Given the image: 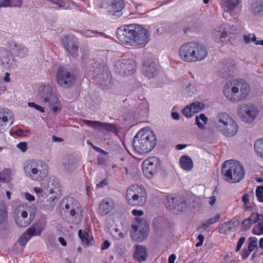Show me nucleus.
Masks as SVG:
<instances>
[{"label":"nucleus","mask_w":263,"mask_h":263,"mask_svg":"<svg viewBox=\"0 0 263 263\" xmlns=\"http://www.w3.org/2000/svg\"><path fill=\"white\" fill-rule=\"evenodd\" d=\"M250 91L248 83L243 79H234L228 82L224 86L223 93L232 102L235 103L246 99Z\"/></svg>","instance_id":"nucleus-1"},{"label":"nucleus","mask_w":263,"mask_h":263,"mask_svg":"<svg viewBox=\"0 0 263 263\" xmlns=\"http://www.w3.org/2000/svg\"><path fill=\"white\" fill-rule=\"evenodd\" d=\"M132 143L134 151L138 154H147L155 147L157 139L153 131L141 129L134 137Z\"/></svg>","instance_id":"nucleus-2"},{"label":"nucleus","mask_w":263,"mask_h":263,"mask_svg":"<svg viewBox=\"0 0 263 263\" xmlns=\"http://www.w3.org/2000/svg\"><path fill=\"white\" fill-rule=\"evenodd\" d=\"M25 176L35 181L45 179L48 174V166L46 163L39 160H30L23 165Z\"/></svg>","instance_id":"nucleus-3"},{"label":"nucleus","mask_w":263,"mask_h":263,"mask_svg":"<svg viewBox=\"0 0 263 263\" xmlns=\"http://www.w3.org/2000/svg\"><path fill=\"white\" fill-rule=\"evenodd\" d=\"M221 173L223 178L229 183L239 182L245 176L243 167L238 161L229 160L222 165Z\"/></svg>","instance_id":"nucleus-4"},{"label":"nucleus","mask_w":263,"mask_h":263,"mask_svg":"<svg viewBox=\"0 0 263 263\" xmlns=\"http://www.w3.org/2000/svg\"><path fill=\"white\" fill-rule=\"evenodd\" d=\"M215 126L219 132L228 137H233L238 132L237 124L226 112H220L217 114L215 119Z\"/></svg>","instance_id":"nucleus-5"},{"label":"nucleus","mask_w":263,"mask_h":263,"mask_svg":"<svg viewBox=\"0 0 263 263\" xmlns=\"http://www.w3.org/2000/svg\"><path fill=\"white\" fill-rule=\"evenodd\" d=\"M39 97L41 101L48 105L54 113L61 111L62 104L55 88L50 85H42L39 87Z\"/></svg>","instance_id":"nucleus-6"},{"label":"nucleus","mask_w":263,"mask_h":263,"mask_svg":"<svg viewBox=\"0 0 263 263\" xmlns=\"http://www.w3.org/2000/svg\"><path fill=\"white\" fill-rule=\"evenodd\" d=\"M132 227L133 231H131L132 238L136 241L141 242L147 237L149 231V226L144 218H135L133 222Z\"/></svg>","instance_id":"nucleus-7"},{"label":"nucleus","mask_w":263,"mask_h":263,"mask_svg":"<svg viewBox=\"0 0 263 263\" xmlns=\"http://www.w3.org/2000/svg\"><path fill=\"white\" fill-rule=\"evenodd\" d=\"M238 114L241 120L247 123H252L256 118L258 111L255 105L251 103H242L237 109Z\"/></svg>","instance_id":"nucleus-8"},{"label":"nucleus","mask_w":263,"mask_h":263,"mask_svg":"<svg viewBox=\"0 0 263 263\" xmlns=\"http://www.w3.org/2000/svg\"><path fill=\"white\" fill-rule=\"evenodd\" d=\"M63 210L65 213L68 221L70 223L76 221V215L80 211V204L73 198L68 197L63 200Z\"/></svg>","instance_id":"nucleus-9"},{"label":"nucleus","mask_w":263,"mask_h":263,"mask_svg":"<svg viewBox=\"0 0 263 263\" xmlns=\"http://www.w3.org/2000/svg\"><path fill=\"white\" fill-rule=\"evenodd\" d=\"M130 45H142L148 43L149 31L139 25L133 24V32Z\"/></svg>","instance_id":"nucleus-10"},{"label":"nucleus","mask_w":263,"mask_h":263,"mask_svg":"<svg viewBox=\"0 0 263 263\" xmlns=\"http://www.w3.org/2000/svg\"><path fill=\"white\" fill-rule=\"evenodd\" d=\"M165 204L166 208L172 213L179 214L187 207V202L182 197L168 196L166 198Z\"/></svg>","instance_id":"nucleus-11"},{"label":"nucleus","mask_w":263,"mask_h":263,"mask_svg":"<svg viewBox=\"0 0 263 263\" xmlns=\"http://www.w3.org/2000/svg\"><path fill=\"white\" fill-rule=\"evenodd\" d=\"M160 166L161 161L158 158L149 157L143 162L142 171L147 178H151L158 172Z\"/></svg>","instance_id":"nucleus-12"},{"label":"nucleus","mask_w":263,"mask_h":263,"mask_svg":"<svg viewBox=\"0 0 263 263\" xmlns=\"http://www.w3.org/2000/svg\"><path fill=\"white\" fill-rule=\"evenodd\" d=\"M236 29V26L228 24L217 25L213 32V37L216 42H223V39L233 34Z\"/></svg>","instance_id":"nucleus-13"},{"label":"nucleus","mask_w":263,"mask_h":263,"mask_svg":"<svg viewBox=\"0 0 263 263\" xmlns=\"http://www.w3.org/2000/svg\"><path fill=\"white\" fill-rule=\"evenodd\" d=\"M239 2V0H221L220 6L223 10V16L226 20L230 21L237 20L236 14L233 13Z\"/></svg>","instance_id":"nucleus-14"},{"label":"nucleus","mask_w":263,"mask_h":263,"mask_svg":"<svg viewBox=\"0 0 263 263\" xmlns=\"http://www.w3.org/2000/svg\"><path fill=\"white\" fill-rule=\"evenodd\" d=\"M133 32V24L123 25L119 27L116 35L121 44L130 45Z\"/></svg>","instance_id":"nucleus-15"},{"label":"nucleus","mask_w":263,"mask_h":263,"mask_svg":"<svg viewBox=\"0 0 263 263\" xmlns=\"http://www.w3.org/2000/svg\"><path fill=\"white\" fill-rule=\"evenodd\" d=\"M57 82L59 85L67 87L73 85L75 77L66 68L60 67L57 72Z\"/></svg>","instance_id":"nucleus-16"},{"label":"nucleus","mask_w":263,"mask_h":263,"mask_svg":"<svg viewBox=\"0 0 263 263\" xmlns=\"http://www.w3.org/2000/svg\"><path fill=\"white\" fill-rule=\"evenodd\" d=\"M118 154H116V159H118L117 163H116V167H118V171L122 174L123 176H126L128 174V158L125 152L122 148H118L116 149Z\"/></svg>","instance_id":"nucleus-17"},{"label":"nucleus","mask_w":263,"mask_h":263,"mask_svg":"<svg viewBox=\"0 0 263 263\" xmlns=\"http://www.w3.org/2000/svg\"><path fill=\"white\" fill-rule=\"evenodd\" d=\"M142 73L148 78H153L158 74V65L153 58H148L144 61Z\"/></svg>","instance_id":"nucleus-18"},{"label":"nucleus","mask_w":263,"mask_h":263,"mask_svg":"<svg viewBox=\"0 0 263 263\" xmlns=\"http://www.w3.org/2000/svg\"><path fill=\"white\" fill-rule=\"evenodd\" d=\"M61 42L69 54L76 57L78 55V46L77 39L72 35L64 36L61 40Z\"/></svg>","instance_id":"nucleus-19"},{"label":"nucleus","mask_w":263,"mask_h":263,"mask_svg":"<svg viewBox=\"0 0 263 263\" xmlns=\"http://www.w3.org/2000/svg\"><path fill=\"white\" fill-rule=\"evenodd\" d=\"M134 65L129 59L119 60L116 62V70L119 74L129 75L134 72Z\"/></svg>","instance_id":"nucleus-20"},{"label":"nucleus","mask_w":263,"mask_h":263,"mask_svg":"<svg viewBox=\"0 0 263 263\" xmlns=\"http://www.w3.org/2000/svg\"><path fill=\"white\" fill-rule=\"evenodd\" d=\"M13 121L14 115L11 110L7 108H0V133H3L6 130L9 121L11 125Z\"/></svg>","instance_id":"nucleus-21"},{"label":"nucleus","mask_w":263,"mask_h":263,"mask_svg":"<svg viewBox=\"0 0 263 263\" xmlns=\"http://www.w3.org/2000/svg\"><path fill=\"white\" fill-rule=\"evenodd\" d=\"M193 42H187L182 45L179 49V56L184 62H193Z\"/></svg>","instance_id":"nucleus-22"},{"label":"nucleus","mask_w":263,"mask_h":263,"mask_svg":"<svg viewBox=\"0 0 263 263\" xmlns=\"http://www.w3.org/2000/svg\"><path fill=\"white\" fill-rule=\"evenodd\" d=\"M46 224V217L45 216H42L37 222L28 228L26 231L31 237L40 236L43 230L45 228Z\"/></svg>","instance_id":"nucleus-23"},{"label":"nucleus","mask_w":263,"mask_h":263,"mask_svg":"<svg viewBox=\"0 0 263 263\" xmlns=\"http://www.w3.org/2000/svg\"><path fill=\"white\" fill-rule=\"evenodd\" d=\"M193 62L201 61L208 55V50L206 47L198 42H193Z\"/></svg>","instance_id":"nucleus-24"},{"label":"nucleus","mask_w":263,"mask_h":263,"mask_svg":"<svg viewBox=\"0 0 263 263\" xmlns=\"http://www.w3.org/2000/svg\"><path fill=\"white\" fill-rule=\"evenodd\" d=\"M219 73L222 77H227L231 75L234 69V65L232 62L223 60L218 65Z\"/></svg>","instance_id":"nucleus-25"},{"label":"nucleus","mask_w":263,"mask_h":263,"mask_svg":"<svg viewBox=\"0 0 263 263\" xmlns=\"http://www.w3.org/2000/svg\"><path fill=\"white\" fill-rule=\"evenodd\" d=\"M118 214L117 217L119 220L120 221V223L122 226L121 231H123V232H120L118 235L119 237L123 238L126 235V232L128 230L126 210L123 209L122 210L118 212Z\"/></svg>","instance_id":"nucleus-26"},{"label":"nucleus","mask_w":263,"mask_h":263,"mask_svg":"<svg viewBox=\"0 0 263 263\" xmlns=\"http://www.w3.org/2000/svg\"><path fill=\"white\" fill-rule=\"evenodd\" d=\"M95 79L98 84L105 86H109L112 78L110 73L107 70H105L101 74L97 73Z\"/></svg>","instance_id":"nucleus-27"},{"label":"nucleus","mask_w":263,"mask_h":263,"mask_svg":"<svg viewBox=\"0 0 263 263\" xmlns=\"http://www.w3.org/2000/svg\"><path fill=\"white\" fill-rule=\"evenodd\" d=\"M135 248V251L133 255L134 258L140 262L145 261L147 256L146 248L145 246L138 245H136Z\"/></svg>","instance_id":"nucleus-28"},{"label":"nucleus","mask_w":263,"mask_h":263,"mask_svg":"<svg viewBox=\"0 0 263 263\" xmlns=\"http://www.w3.org/2000/svg\"><path fill=\"white\" fill-rule=\"evenodd\" d=\"M135 195L147 196V194L143 187L135 184L129 186L126 191V197H133Z\"/></svg>","instance_id":"nucleus-29"},{"label":"nucleus","mask_w":263,"mask_h":263,"mask_svg":"<svg viewBox=\"0 0 263 263\" xmlns=\"http://www.w3.org/2000/svg\"><path fill=\"white\" fill-rule=\"evenodd\" d=\"M78 234L83 245L89 247L94 244L95 240L93 237L92 236H89L88 233L86 231L80 229L79 230Z\"/></svg>","instance_id":"nucleus-30"},{"label":"nucleus","mask_w":263,"mask_h":263,"mask_svg":"<svg viewBox=\"0 0 263 263\" xmlns=\"http://www.w3.org/2000/svg\"><path fill=\"white\" fill-rule=\"evenodd\" d=\"M128 203L133 206H143L146 201L147 196L135 195L133 197H126Z\"/></svg>","instance_id":"nucleus-31"},{"label":"nucleus","mask_w":263,"mask_h":263,"mask_svg":"<svg viewBox=\"0 0 263 263\" xmlns=\"http://www.w3.org/2000/svg\"><path fill=\"white\" fill-rule=\"evenodd\" d=\"M63 165L64 168L68 172L74 171L77 167L76 159L71 156L65 157L63 162Z\"/></svg>","instance_id":"nucleus-32"},{"label":"nucleus","mask_w":263,"mask_h":263,"mask_svg":"<svg viewBox=\"0 0 263 263\" xmlns=\"http://www.w3.org/2000/svg\"><path fill=\"white\" fill-rule=\"evenodd\" d=\"M10 49L14 52H16L20 57H24L27 52V49L25 46L17 44L14 42L10 44Z\"/></svg>","instance_id":"nucleus-33"},{"label":"nucleus","mask_w":263,"mask_h":263,"mask_svg":"<svg viewBox=\"0 0 263 263\" xmlns=\"http://www.w3.org/2000/svg\"><path fill=\"white\" fill-rule=\"evenodd\" d=\"M83 123L90 127H91L92 128H96V129H109V127L111 126L109 124H107L104 122H101L99 121H91V120H83Z\"/></svg>","instance_id":"nucleus-34"},{"label":"nucleus","mask_w":263,"mask_h":263,"mask_svg":"<svg viewBox=\"0 0 263 263\" xmlns=\"http://www.w3.org/2000/svg\"><path fill=\"white\" fill-rule=\"evenodd\" d=\"M30 208L26 204H21L18 205L14 212L15 217H28V212Z\"/></svg>","instance_id":"nucleus-35"},{"label":"nucleus","mask_w":263,"mask_h":263,"mask_svg":"<svg viewBox=\"0 0 263 263\" xmlns=\"http://www.w3.org/2000/svg\"><path fill=\"white\" fill-rule=\"evenodd\" d=\"M181 167L184 170L190 171L193 167L192 159L187 156H182L179 160Z\"/></svg>","instance_id":"nucleus-36"},{"label":"nucleus","mask_w":263,"mask_h":263,"mask_svg":"<svg viewBox=\"0 0 263 263\" xmlns=\"http://www.w3.org/2000/svg\"><path fill=\"white\" fill-rule=\"evenodd\" d=\"M113 208V202L107 199L102 201L100 204V212L102 215L108 214Z\"/></svg>","instance_id":"nucleus-37"},{"label":"nucleus","mask_w":263,"mask_h":263,"mask_svg":"<svg viewBox=\"0 0 263 263\" xmlns=\"http://www.w3.org/2000/svg\"><path fill=\"white\" fill-rule=\"evenodd\" d=\"M33 216L31 214L29 217H15V221L17 226L19 227H26L32 221Z\"/></svg>","instance_id":"nucleus-38"},{"label":"nucleus","mask_w":263,"mask_h":263,"mask_svg":"<svg viewBox=\"0 0 263 263\" xmlns=\"http://www.w3.org/2000/svg\"><path fill=\"white\" fill-rule=\"evenodd\" d=\"M22 3V0H1L0 7H20Z\"/></svg>","instance_id":"nucleus-39"},{"label":"nucleus","mask_w":263,"mask_h":263,"mask_svg":"<svg viewBox=\"0 0 263 263\" xmlns=\"http://www.w3.org/2000/svg\"><path fill=\"white\" fill-rule=\"evenodd\" d=\"M33 191L40 201H42L49 194L47 193L46 185L42 184L41 187L35 186L33 187Z\"/></svg>","instance_id":"nucleus-40"},{"label":"nucleus","mask_w":263,"mask_h":263,"mask_svg":"<svg viewBox=\"0 0 263 263\" xmlns=\"http://www.w3.org/2000/svg\"><path fill=\"white\" fill-rule=\"evenodd\" d=\"M12 170L8 168H4L0 172V182L8 183L11 180Z\"/></svg>","instance_id":"nucleus-41"},{"label":"nucleus","mask_w":263,"mask_h":263,"mask_svg":"<svg viewBox=\"0 0 263 263\" xmlns=\"http://www.w3.org/2000/svg\"><path fill=\"white\" fill-rule=\"evenodd\" d=\"M47 193L49 194H52L55 192V190H58L60 187V184L57 179H53L48 181L46 185Z\"/></svg>","instance_id":"nucleus-42"},{"label":"nucleus","mask_w":263,"mask_h":263,"mask_svg":"<svg viewBox=\"0 0 263 263\" xmlns=\"http://www.w3.org/2000/svg\"><path fill=\"white\" fill-rule=\"evenodd\" d=\"M253 13L255 15L259 16L263 15V2L257 1L254 2L252 5Z\"/></svg>","instance_id":"nucleus-43"},{"label":"nucleus","mask_w":263,"mask_h":263,"mask_svg":"<svg viewBox=\"0 0 263 263\" xmlns=\"http://www.w3.org/2000/svg\"><path fill=\"white\" fill-rule=\"evenodd\" d=\"M208 121L207 117L203 114H201L199 116H196L195 121L197 125L200 129L204 128V125Z\"/></svg>","instance_id":"nucleus-44"},{"label":"nucleus","mask_w":263,"mask_h":263,"mask_svg":"<svg viewBox=\"0 0 263 263\" xmlns=\"http://www.w3.org/2000/svg\"><path fill=\"white\" fill-rule=\"evenodd\" d=\"M220 232L223 234H227L230 232L234 231V222L232 221H228L223 223L221 225Z\"/></svg>","instance_id":"nucleus-45"},{"label":"nucleus","mask_w":263,"mask_h":263,"mask_svg":"<svg viewBox=\"0 0 263 263\" xmlns=\"http://www.w3.org/2000/svg\"><path fill=\"white\" fill-rule=\"evenodd\" d=\"M254 149L257 155L263 158V139L256 140L254 144Z\"/></svg>","instance_id":"nucleus-46"},{"label":"nucleus","mask_w":263,"mask_h":263,"mask_svg":"<svg viewBox=\"0 0 263 263\" xmlns=\"http://www.w3.org/2000/svg\"><path fill=\"white\" fill-rule=\"evenodd\" d=\"M125 7L124 0H116V16L120 17L123 14L122 10Z\"/></svg>","instance_id":"nucleus-47"},{"label":"nucleus","mask_w":263,"mask_h":263,"mask_svg":"<svg viewBox=\"0 0 263 263\" xmlns=\"http://www.w3.org/2000/svg\"><path fill=\"white\" fill-rule=\"evenodd\" d=\"M248 249L250 251H255L256 252L258 250L257 239L256 237H253L249 238Z\"/></svg>","instance_id":"nucleus-48"},{"label":"nucleus","mask_w":263,"mask_h":263,"mask_svg":"<svg viewBox=\"0 0 263 263\" xmlns=\"http://www.w3.org/2000/svg\"><path fill=\"white\" fill-rule=\"evenodd\" d=\"M115 0H104L103 3V7L104 8H107V6L108 7H111L112 10H108V12L112 15H115L114 9L115 8Z\"/></svg>","instance_id":"nucleus-49"},{"label":"nucleus","mask_w":263,"mask_h":263,"mask_svg":"<svg viewBox=\"0 0 263 263\" xmlns=\"http://www.w3.org/2000/svg\"><path fill=\"white\" fill-rule=\"evenodd\" d=\"M31 237L26 231L18 239V243L20 245L23 246L25 245L27 242L30 239Z\"/></svg>","instance_id":"nucleus-50"},{"label":"nucleus","mask_w":263,"mask_h":263,"mask_svg":"<svg viewBox=\"0 0 263 263\" xmlns=\"http://www.w3.org/2000/svg\"><path fill=\"white\" fill-rule=\"evenodd\" d=\"M7 216V211L4 202L0 201V223L4 221Z\"/></svg>","instance_id":"nucleus-51"},{"label":"nucleus","mask_w":263,"mask_h":263,"mask_svg":"<svg viewBox=\"0 0 263 263\" xmlns=\"http://www.w3.org/2000/svg\"><path fill=\"white\" fill-rule=\"evenodd\" d=\"M253 191H250L249 193L245 194L242 198V201L244 203V205L246 206L247 209L251 208L250 203V195L252 196L253 195Z\"/></svg>","instance_id":"nucleus-52"},{"label":"nucleus","mask_w":263,"mask_h":263,"mask_svg":"<svg viewBox=\"0 0 263 263\" xmlns=\"http://www.w3.org/2000/svg\"><path fill=\"white\" fill-rule=\"evenodd\" d=\"M252 232L255 235H261L263 234V222H259L254 227Z\"/></svg>","instance_id":"nucleus-53"},{"label":"nucleus","mask_w":263,"mask_h":263,"mask_svg":"<svg viewBox=\"0 0 263 263\" xmlns=\"http://www.w3.org/2000/svg\"><path fill=\"white\" fill-rule=\"evenodd\" d=\"M243 41L246 44L250 43L251 41H253L255 43L257 41V38L256 35L252 33H250L249 34H245L243 35Z\"/></svg>","instance_id":"nucleus-54"},{"label":"nucleus","mask_w":263,"mask_h":263,"mask_svg":"<svg viewBox=\"0 0 263 263\" xmlns=\"http://www.w3.org/2000/svg\"><path fill=\"white\" fill-rule=\"evenodd\" d=\"M191 105L192 108L194 107L193 113L194 114L200 111L204 106V104L200 102L193 103Z\"/></svg>","instance_id":"nucleus-55"},{"label":"nucleus","mask_w":263,"mask_h":263,"mask_svg":"<svg viewBox=\"0 0 263 263\" xmlns=\"http://www.w3.org/2000/svg\"><path fill=\"white\" fill-rule=\"evenodd\" d=\"M253 223L247 218L242 221L241 223V229L242 231H246L249 229L252 226Z\"/></svg>","instance_id":"nucleus-56"},{"label":"nucleus","mask_w":263,"mask_h":263,"mask_svg":"<svg viewBox=\"0 0 263 263\" xmlns=\"http://www.w3.org/2000/svg\"><path fill=\"white\" fill-rule=\"evenodd\" d=\"M194 107L192 108L191 105L189 106H186L184 108L182 112L183 115H184L186 117H191L193 113Z\"/></svg>","instance_id":"nucleus-57"},{"label":"nucleus","mask_w":263,"mask_h":263,"mask_svg":"<svg viewBox=\"0 0 263 263\" xmlns=\"http://www.w3.org/2000/svg\"><path fill=\"white\" fill-rule=\"evenodd\" d=\"M256 195L258 200L263 202V186H258L256 190Z\"/></svg>","instance_id":"nucleus-58"},{"label":"nucleus","mask_w":263,"mask_h":263,"mask_svg":"<svg viewBox=\"0 0 263 263\" xmlns=\"http://www.w3.org/2000/svg\"><path fill=\"white\" fill-rule=\"evenodd\" d=\"M144 98H143V100L142 99H139V101L141 102L139 103L138 108L141 110H147L148 107V104L147 102L146 101L144 100Z\"/></svg>","instance_id":"nucleus-59"},{"label":"nucleus","mask_w":263,"mask_h":263,"mask_svg":"<svg viewBox=\"0 0 263 263\" xmlns=\"http://www.w3.org/2000/svg\"><path fill=\"white\" fill-rule=\"evenodd\" d=\"M54 4L58 5L60 8H63L66 9H70L69 6L65 7V4L62 0H49Z\"/></svg>","instance_id":"nucleus-60"},{"label":"nucleus","mask_w":263,"mask_h":263,"mask_svg":"<svg viewBox=\"0 0 263 263\" xmlns=\"http://www.w3.org/2000/svg\"><path fill=\"white\" fill-rule=\"evenodd\" d=\"M28 106L30 107H33L37 110L40 111L41 112H44L45 110L44 108L41 106L36 104L34 102H28Z\"/></svg>","instance_id":"nucleus-61"},{"label":"nucleus","mask_w":263,"mask_h":263,"mask_svg":"<svg viewBox=\"0 0 263 263\" xmlns=\"http://www.w3.org/2000/svg\"><path fill=\"white\" fill-rule=\"evenodd\" d=\"M258 214L257 213H252L248 218L249 220L253 223H255L259 221Z\"/></svg>","instance_id":"nucleus-62"},{"label":"nucleus","mask_w":263,"mask_h":263,"mask_svg":"<svg viewBox=\"0 0 263 263\" xmlns=\"http://www.w3.org/2000/svg\"><path fill=\"white\" fill-rule=\"evenodd\" d=\"M220 219V214H217L213 217L208 219L207 222L210 226L215 222L218 221Z\"/></svg>","instance_id":"nucleus-63"},{"label":"nucleus","mask_w":263,"mask_h":263,"mask_svg":"<svg viewBox=\"0 0 263 263\" xmlns=\"http://www.w3.org/2000/svg\"><path fill=\"white\" fill-rule=\"evenodd\" d=\"M98 163L99 165H105L107 164V160L106 157L99 155L97 158Z\"/></svg>","instance_id":"nucleus-64"}]
</instances>
